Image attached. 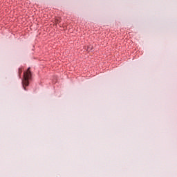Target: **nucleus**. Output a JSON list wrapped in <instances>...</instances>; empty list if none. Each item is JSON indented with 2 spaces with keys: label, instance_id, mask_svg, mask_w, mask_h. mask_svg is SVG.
<instances>
[{
  "label": "nucleus",
  "instance_id": "nucleus-1",
  "mask_svg": "<svg viewBox=\"0 0 177 177\" xmlns=\"http://www.w3.org/2000/svg\"><path fill=\"white\" fill-rule=\"evenodd\" d=\"M31 78V71L30 68H28L27 71L24 73V79L22 80V85L24 91H27L26 86H28L29 82L28 80Z\"/></svg>",
  "mask_w": 177,
  "mask_h": 177
},
{
  "label": "nucleus",
  "instance_id": "nucleus-2",
  "mask_svg": "<svg viewBox=\"0 0 177 177\" xmlns=\"http://www.w3.org/2000/svg\"><path fill=\"white\" fill-rule=\"evenodd\" d=\"M18 73H19V77H21V73H23V70L21 69V68H19V71H18Z\"/></svg>",
  "mask_w": 177,
  "mask_h": 177
}]
</instances>
